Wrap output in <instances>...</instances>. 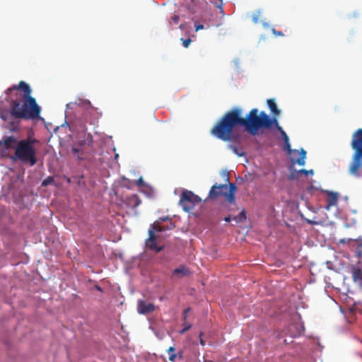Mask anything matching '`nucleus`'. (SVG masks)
<instances>
[{
	"label": "nucleus",
	"instance_id": "nucleus-1",
	"mask_svg": "<svg viewBox=\"0 0 362 362\" xmlns=\"http://www.w3.org/2000/svg\"><path fill=\"white\" fill-rule=\"evenodd\" d=\"M272 126H274L280 134L284 132L277 119L275 117H270L264 111L259 113L257 108H253L245 117H243L242 109L234 107L224 114L211 129V134L223 141H228L233 139V131L237 127H244L251 135L256 136L259 129H270Z\"/></svg>",
	"mask_w": 362,
	"mask_h": 362
},
{
	"label": "nucleus",
	"instance_id": "nucleus-2",
	"mask_svg": "<svg viewBox=\"0 0 362 362\" xmlns=\"http://www.w3.org/2000/svg\"><path fill=\"white\" fill-rule=\"evenodd\" d=\"M30 86L23 81L18 85L8 88L5 93L10 105V115L18 119H40L41 108L36 100L31 95Z\"/></svg>",
	"mask_w": 362,
	"mask_h": 362
},
{
	"label": "nucleus",
	"instance_id": "nucleus-3",
	"mask_svg": "<svg viewBox=\"0 0 362 362\" xmlns=\"http://www.w3.org/2000/svg\"><path fill=\"white\" fill-rule=\"evenodd\" d=\"M37 140L33 138H26L20 140L16 145L14 154L10 156L13 161H21L25 164H29L30 166L35 165L37 162L36 156V149L34 144L37 143Z\"/></svg>",
	"mask_w": 362,
	"mask_h": 362
},
{
	"label": "nucleus",
	"instance_id": "nucleus-4",
	"mask_svg": "<svg viewBox=\"0 0 362 362\" xmlns=\"http://www.w3.org/2000/svg\"><path fill=\"white\" fill-rule=\"evenodd\" d=\"M351 146L354 151L349 171L356 177L362 176V129H358L352 135Z\"/></svg>",
	"mask_w": 362,
	"mask_h": 362
},
{
	"label": "nucleus",
	"instance_id": "nucleus-5",
	"mask_svg": "<svg viewBox=\"0 0 362 362\" xmlns=\"http://www.w3.org/2000/svg\"><path fill=\"white\" fill-rule=\"evenodd\" d=\"M168 219V216L160 218L159 221H155L150 226L148 231V238L145 241L146 247L148 250L155 251L157 253L161 252L163 250L164 245H158V243L160 240L158 233L167 230H172L174 228V226L173 224H170L168 226H162L160 221H165Z\"/></svg>",
	"mask_w": 362,
	"mask_h": 362
},
{
	"label": "nucleus",
	"instance_id": "nucleus-6",
	"mask_svg": "<svg viewBox=\"0 0 362 362\" xmlns=\"http://www.w3.org/2000/svg\"><path fill=\"white\" fill-rule=\"evenodd\" d=\"M236 186L234 183L214 185L209 192L208 199H216L220 197H224L230 204L235 203V194Z\"/></svg>",
	"mask_w": 362,
	"mask_h": 362
},
{
	"label": "nucleus",
	"instance_id": "nucleus-7",
	"mask_svg": "<svg viewBox=\"0 0 362 362\" xmlns=\"http://www.w3.org/2000/svg\"><path fill=\"white\" fill-rule=\"evenodd\" d=\"M201 198L192 191L184 190L180 195V205L185 211L189 212L201 202Z\"/></svg>",
	"mask_w": 362,
	"mask_h": 362
},
{
	"label": "nucleus",
	"instance_id": "nucleus-8",
	"mask_svg": "<svg viewBox=\"0 0 362 362\" xmlns=\"http://www.w3.org/2000/svg\"><path fill=\"white\" fill-rule=\"evenodd\" d=\"M92 144L93 137L88 134L84 140L79 141L78 146H73L71 148V152L77 159L85 160L87 158L86 148L90 147Z\"/></svg>",
	"mask_w": 362,
	"mask_h": 362
},
{
	"label": "nucleus",
	"instance_id": "nucleus-9",
	"mask_svg": "<svg viewBox=\"0 0 362 362\" xmlns=\"http://www.w3.org/2000/svg\"><path fill=\"white\" fill-rule=\"evenodd\" d=\"M19 141L17 140L13 136L4 137L0 141V151L3 156L8 157L9 151L14 149L16 151V145Z\"/></svg>",
	"mask_w": 362,
	"mask_h": 362
},
{
	"label": "nucleus",
	"instance_id": "nucleus-10",
	"mask_svg": "<svg viewBox=\"0 0 362 362\" xmlns=\"http://www.w3.org/2000/svg\"><path fill=\"white\" fill-rule=\"evenodd\" d=\"M320 191L327 196V204L324 207L326 211H329L332 207L337 206L340 197L338 192L323 189Z\"/></svg>",
	"mask_w": 362,
	"mask_h": 362
},
{
	"label": "nucleus",
	"instance_id": "nucleus-11",
	"mask_svg": "<svg viewBox=\"0 0 362 362\" xmlns=\"http://www.w3.org/2000/svg\"><path fill=\"white\" fill-rule=\"evenodd\" d=\"M284 149L286 151H287L288 153H289V154H291L292 152L294 153L299 154L300 155V158L296 159L295 160V163H296L298 165H299L300 166L305 165V158H306V151L304 149L301 148V150L300 151H298L297 150H292L291 148V145H290V143H289V140L286 141L284 142ZM292 161L294 162L293 160Z\"/></svg>",
	"mask_w": 362,
	"mask_h": 362
},
{
	"label": "nucleus",
	"instance_id": "nucleus-12",
	"mask_svg": "<svg viewBox=\"0 0 362 362\" xmlns=\"http://www.w3.org/2000/svg\"><path fill=\"white\" fill-rule=\"evenodd\" d=\"M137 310L140 314L146 315L155 310V305L151 303H146L144 300H139Z\"/></svg>",
	"mask_w": 362,
	"mask_h": 362
},
{
	"label": "nucleus",
	"instance_id": "nucleus-13",
	"mask_svg": "<svg viewBox=\"0 0 362 362\" xmlns=\"http://www.w3.org/2000/svg\"><path fill=\"white\" fill-rule=\"evenodd\" d=\"M141 201L137 194H132V195L128 196L125 199L126 204L128 206L133 208V209L137 207L141 204Z\"/></svg>",
	"mask_w": 362,
	"mask_h": 362
},
{
	"label": "nucleus",
	"instance_id": "nucleus-14",
	"mask_svg": "<svg viewBox=\"0 0 362 362\" xmlns=\"http://www.w3.org/2000/svg\"><path fill=\"white\" fill-rule=\"evenodd\" d=\"M173 275L177 276L179 278H181L189 275L190 272L187 267H185L183 265H181L179 267L175 269L173 271Z\"/></svg>",
	"mask_w": 362,
	"mask_h": 362
},
{
	"label": "nucleus",
	"instance_id": "nucleus-15",
	"mask_svg": "<svg viewBox=\"0 0 362 362\" xmlns=\"http://www.w3.org/2000/svg\"><path fill=\"white\" fill-rule=\"evenodd\" d=\"M267 105H268V107L270 109L272 113L274 116H278L280 115L281 111L279 109H278L277 105L274 99L267 100Z\"/></svg>",
	"mask_w": 362,
	"mask_h": 362
},
{
	"label": "nucleus",
	"instance_id": "nucleus-16",
	"mask_svg": "<svg viewBox=\"0 0 362 362\" xmlns=\"http://www.w3.org/2000/svg\"><path fill=\"white\" fill-rule=\"evenodd\" d=\"M233 219L236 222V223H242V222H244L246 219H247V216H246V211L245 209H243L241 211V212L238 215V216H235L233 218Z\"/></svg>",
	"mask_w": 362,
	"mask_h": 362
},
{
	"label": "nucleus",
	"instance_id": "nucleus-17",
	"mask_svg": "<svg viewBox=\"0 0 362 362\" xmlns=\"http://www.w3.org/2000/svg\"><path fill=\"white\" fill-rule=\"evenodd\" d=\"M353 279L354 281L362 280V272L360 269H355L354 270Z\"/></svg>",
	"mask_w": 362,
	"mask_h": 362
},
{
	"label": "nucleus",
	"instance_id": "nucleus-18",
	"mask_svg": "<svg viewBox=\"0 0 362 362\" xmlns=\"http://www.w3.org/2000/svg\"><path fill=\"white\" fill-rule=\"evenodd\" d=\"M300 175L301 174L298 173V170H294L290 173L288 179L291 180H298L299 178Z\"/></svg>",
	"mask_w": 362,
	"mask_h": 362
},
{
	"label": "nucleus",
	"instance_id": "nucleus-19",
	"mask_svg": "<svg viewBox=\"0 0 362 362\" xmlns=\"http://www.w3.org/2000/svg\"><path fill=\"white\" fill-rule=\"evenodd\" d=\"M228 148H230L233 151V152L238 155V156H243L244 155V152L239 150L236 146L233 145H229Z\"/></svg>",
	"mask_w": 362,
	"mask_h": 362
},
{
	"label": "nucleus",
	"instance_id": "nucleus-20",
	"mask_svg": "<svg viewBox=\"0 0 362 362\" xmlns=\"http://www.w3.org/2000/svg\"><path fill=\"white\" fill-rule=\"evenodd\" d=\"M54 177L49 176L42 181V185L46 187V186H48V185L54 183Z\"/></svg>",
	"mask_w": 362,
	"mask_h": 362
},
{
	"label": "nucleus",
	"instance_id": "nucleus-21",
	"mask_svg": "<svg viewBox=\"0 0 362 362\" xmlns=\"http://www.w3.org/2000/svg\"><path fill=\"white\" fill-rule=\"evenodd\" d=\"M298 173H300L301 175H304L305 176H308V175H313V173H314L313 170H305V169L299 170Z\"/></svg>",
	"mask_w": 362,
	"mask_h": 362
},
{
	"label": "nucleus",
	"instance_id": "nucleus-22",
	"mask_svg": "<svg viewBox=\"0 0 362 362\" xmlns=\"http://www.w3.org/2000/svg\"><path fill=\"white\" fill-rule=\"evenodd\" d=\"M8 111H0V118L2 119L4 121H6L8 119Z\"/></svg>",
	"mask_w": 362,
	"mask_h": 362
},
{
	"label": "nucleus",
	"instance_id": "nucleus-23",
	"mask_svg": "<svg viewBox=\"0 0 362 362\" xmlns=\"http://www.w3.org/2000/svg\"><path fill=\"white\" fill-rule=\"evenodd\" d=\"M182 40L183 41L182 44H183L185 47H188V46L189 45V44L192 42L189 38H187V39H185V40L182 39Z\"/></svg>",
	"mask_w": 362,
	"mask_h": 362
},
{
	"label": "nucleus",
	"instance_id": "nucleus-24",
	"mask_svg": "<svg viewBox=\"0 0 362 362\" xmlns=\"http://www.w3.org/2000/svg\"><path fill=\"white\" fill-rule=\"evenodd\" d=\"M177 354L173 353V354H170L168 359L170 361L174 362L175 358H177Z\"/></svg>",
	"mask_w": 362,
	"mask_h": 362
},
{
	"label": "nucleus",
	"instance_id": "nucleus-25",
	"mask_svg": "<svg viewBox=\"0 0 362 362\" xmlns=\"http://www.w3.org/2000/svg\"><path fill=\"white\" fill-rule=\"evenodd\" d=\"M191 328V325H185L184 328L180 331V334H184L186 331Z\"/></svg>",
	"mask_w": 362,
	"mask_h": 362
},
{
	"label": "nucleus",
	"instance_id": "nucleus-26",
	"mask_svg": "<svg viewBox=\"0 0 362 362\" xmlns=\"http://www.w3.org/2000/svg\"><path fill=\"white\" fill-rule=\"evenodd\" d=\"M171 19L175 23H177L180 20V17L177 15H174Z\"/></svg>",
	"mask_w": 362,
	"mask_h": 362
},
{
	"label": "nucleus",
	"instance_id": "nucleus-27",
	"mask_svg": "<svg viewBox=\"0 0 362 362\" xmlns=\"http://www.w3.org/2000/svg\"><path fill=\"white\" fill-rule=\"evenodd\" d=\"M281 135L282 136L284 142H285L286 141L289 140V138H288V135L286 134V133L285 132L284 133H281Z\"/></svg>",
	"mask_w": 362,
	"mask_h": 362
},
{
	"label": "nucleus",
	"instance_id": "nucleus-28",
	"mask_svg": "<svg viewBox=\"0 0 362 362\" xmlns=\"http://www.w3.org/2000/svg\"><path fill=\"white\" fill-rule=\"evenodd\" d=\"M136 185L139 187H141L144 185V180H143V178L142 177H140L137 181H136Z\"/></svg>",
	"mask_w": 362,
	"mask_h": 362
},
{
	"label": "nucleus",
	"instance_id": "nucleus-29",
	"mask_svg": "<svg viewBox=\"0 0 362 362\" xmlns=\"http://www.w3.org/2000/svg\"><path fill=\"white\" fill-rule=\"evenodd\" d=\"M204 28V26L202 24L195 25V30L196 31L202 30Z\"/></svg>",
	"mask_w": 362,
	"mask_h": 362
},
{
	"label": "nucleus",
	"instance_id": "nucleus-30",
	"mask_svg": "<svg viewBox=\"0 0 362 362\" xmlns=\"http://www.w3.org/2000/svg\"><path fill=\"white\" fill-rule=\"evenodd\" d=\"M175 347L174 346H170L168 348V349L167 350V351L169 353V354H173L175 352Z\"/></svg>",
	"mask_w": 362,
	"mask_h": 362
},
{
	"label": "nucleus",
	"instance_id": "nucleus-31",
	"mask_svg": "<svg viewBox=\"0 0 362 362\" xmlns=\"http://www.w3.org/2000/svg\"><path fill=\"white\" fill-rule=\"evenodd\" d=\"M202 335H203V333H201V334H199L200 344H201L202 346H204V345H205V341L202 339Z\"/></svg>",
	"mask_w": 362,
	"mask_h": 362
},
{
	"label": "nucleus",
	"instance_id": "nucleus-32",
	"mask_svg": "<svg viewBox=\"0 0 362 362\" xmlns=\"http://www.w3.org/2000/svg\"><path fill=\"white\" fill-rule=\"evenodd\" d=\"M358 247L361 248V250H358L357 251V255L358 257L362 256V244L358 246Z\"/></svg>",
	"mask_w": 362,
	"mask_h": 362
},
{
	"label": "nucleus",
	"instance_id": "nucleus-33",
	"mask_svg": "<svg viewBox=\"0 0 362 362\" xmlns=\"http://www.w3.org/2000/svg\"><path fill=\"white\" fill-rule=\"evenodd\" d=\"M232 218L231 216L228 215L224 218V221L226 222H230L231 221Z\"/></svg>",
	"mask_w": 362,
	"mask_h": 362
},
{
	"label": "nucleus",
	"instance_id": "nucleus-34",
	"mask_svg": "<svg viewBox=\"0 0 362 362\" xmlns=\"http://www.w3.org/2000/svg\"><path fill=\"white\" fill-rule=\"evenodd\" d=\"M189 311V308H187L184 311V319L186 320L187 318V313Z\"/></svg>",
	"mask_w": 362,
	"mask_h": 362
},
{
	"label": "nucleus",
	"instance_id": "nucleus-35",
	"mask_svg": "<svg viewBox=\"0 0 362 362\" xmlns=\"http://www.w3.org/2000/svg\"><path fill=\"white\" fill-rule=\"evenodd\" d=\"M306 221H307V223H310V224H311V225H315V224H317V222H315V221H310V220H308H308H306Z\"/></svg>",
	"mask_w": 362,
	"mask_h": 362
},
{
	"label": "nucleus",
	"instance_id": "nucleus-36",
	"mask_svg": "<svg viewBox=\"0 0 362 362\" xmlns=\"http://www.w3.org/2000/svg\"><path fill=\"white\" fill-rule=\"evenodd\" d=\"M274 33L275 34L278 35H282V33L281 32H279H279H276L274 30Z\"/></svg>",
	"mask_w": 362,
	"mask_h": 362
},
{
	"label": "nucleus",
	"instance_id": "nucleus-37",
	"mask_svg": "<svg viewBox=\"0 0 362 362\" xmlns=\"http://www.w3.org/2000/svg\"><path fill=\"white\" fill-rule=\"evenodd\" d=\"M177 356H179L180 358H182V352H180Z\"/></svg>",
	"mask_w": 362,
	"mask_h": 362
},
{
	"label": "nucleus",
	"instance_id": "nucleus-38",
	"mask_svg": "<svg viewBox=\"0 0 362 362\" xmlns=\"http://www.w3.org/2000/svg\"><path fill=\"white\" fill-rule=\"evenodd\" d=\"M95 288H96L97 290H98L100 291H102V288L100 286H96Z\"/></svg>",
	"mask_w": 362,
	"mask_h": 362
},
{
	"label": "nucleus",
	"instance_id": "nucleus-39",
	"mask_svg": "<svg viewBox=\"0 0 362 362\" xmlns=\"http://www.w3.org/2000/svg\"><path fill=\"white\" fill-rule=\"evenodd\" d=\"M253 21H254L255 23H257V17H254V18H253Z\"/></svg>",
	"mask_w": 362,
	"mask_h": 362
}]
</instances>
